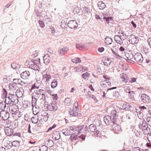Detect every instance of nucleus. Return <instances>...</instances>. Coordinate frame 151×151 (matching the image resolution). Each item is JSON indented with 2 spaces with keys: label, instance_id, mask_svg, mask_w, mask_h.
I'll return each instance as SVG.
<instances>
[{
  "label": "nucleus",
  "instance_id": "nucleus-51",
  "mask_svg": "<svg viewBox=\"0 0 151 151\" xmlns=\"http://www.w3.org/2000/svg\"><path fill=\"white\" fill-rule=\"evenodd\" d=\"M112 127L114 130L116 131V130H118L120 129V127L119 126L117 125L116 124H113Z\"/></svg>",
  "mask_w": 151,
  "mask_h": 151
},
{
  "label": "nucleus",
  "instance_id": "nucleus-5",
  "mask_svg": "<svg viewBox=\"0 0 151 151\" xmlns=\"http://www.w3.org/2000/svg\"><path fill=\"white\" fill-rule=\"evenodd\" d=\"M0 116L3 119L7 120L9 117V113L8 111H1L0 113Z\"/></svg>",
  "mask_w": 151,
  "mask_h": 151
},
{
  "label": "nucleus",
  "instance_id": "nucleus-9",
  "mask_svg": "<svg viewBox=\"0 0 151 151\" xmlns=\"http://www.w3.org/2000/svg\"><path fill=\"white\" fill-rule=\"evenodd\" d=\"M14 95L12 94H9L8 97L6 96L5 97V99L4 102L7 105L10 106L12 104V97H14Z\"/></svg>",
  "mask_w": 151,
  "mask_h": 151
},
{
  "label": "nucleus",
  "instance_id": "nucleus-16",
  "mask_svg": "<svg viewBox=\"0 0 151 151\" xmlns=\"http://www.w3.org/2000/svg\"><path fill=\"white\" fill-rule=\"evenodd\" d=\"M120 78L122 79V81L125 83H127L129 81V78L127 75L122 73L120 74Z\"/></svg>",
  "mask_w": 151,
  "mask_h": 151
},
{
  "label": "nucleus",
  "instance_id": "nucleus-62",
  "mask_svg": "<svg viewBox=\"0 0 151 151\" xmlns=\"http://www.w3.org/2000/svg\"><path fill=\"white\" fill-rule=\"evenodd\" d=\"M129 106V104L126 102H124L122 105V107L123 108V109H125L126 108H127Z\"/></svg>",
  "mask_w": 151,
  "mask_h": 151
},
{
  "label": "nucleus",
  "instance_id": "nucleus-27",
  "mask_svg": "<svg viewBox=\"0 0 151 151\" xmlns=\"http://www.w3.org/2000/svg\"><path fill=\"white\" fill-rule=\"evenodd\" d=\"M105 42L106 44L109 45L111 44L113 42L112 39L108 37H106L105 38Z\"/></svg>",
  "mask_w": 151,
  "mask_h": 151
},
{
  "label": "nucleus",
  "instance_id": "nucleus-17",
  "mask_svg": "<svg viewBox=\"0 0 151 151\" xmlns=\"http://www.w3.org/2000/svg\"><path fill=\"white\" fill-rule=\"evenodd\" d=\"M68 50V47H65L59 50L58 51V53L60 55H64Z\"/></svg>",
  "mask_w": 151,
  "mask_h": 151
},
{
  "label": "nucleus",
  "instance_id": "nucleus-36",
  "mask_svg": "<svg viewBox=\"0 0 151 151\" xmlns=\"http://www.w3.org/2000/svg\"><path fill=\"white\" fill-rule=\"evenodd\" d=\"M75 70L76 71L80 72L82 70L83 71V67L82 66L80 65L78 66L75 67L74 68Z\"/></svg>",
  "mask_w": 151,
  "mask_h": 151
},
{
  "label": "nucleus",
  "instance_id": "nucleus-50",
  "mask_svg": "<svg viewBox=\"0 0 151 151\" xmlns=\"http://www.w3.org/2000/svg\"><path fill=\"white\" fill-rule=\"evenodd\" d=\"M40 86H38L37 84L36 83H35L32 86L31 88L30 89V91L32 90L33 89L35 88L38 89L39 88Z\"/></svg>",
  "mask_w": 151,
  "mask_h": 151
},
{
  "label": "nucleus",
  "instance_id": "nucleus-2",
  "mask_svg": "<svg viewBox=\"0 0 151 151\" xmlns=\"http://www.w3.org/2000/svg\"><path fill=\"white\" fill-rule=\"evenodd\" d=\"M130 43L132 44H137L139 42L138 37L133 35H131L128 38Z\"/></svg>",
  "mask_w": 151,
  "mask_h": 151
},
{
  "label": "nucleus",
  "instance_id": "nucleus-43",
  "mask_svg": "<svg viewBox=\"0 0 151 151\" xmlns=\"http://www.w3.org/2000/svg\"><path fill=\"white\" fill-rule=\"evenodd\" d=\"M142 53L145 54L146 55L149 52V49L146 47H144L142 50Z\"/></svg>",
  "mask_w": 151,
  "mask_h": 151
},
{
  "label": "nucleus",
  "instance_id": "nucleus-45",
  "mask_svg": "<svg viewBox=\"0 0 151 151\" xmlns=\"http://www.w3.org/2000/svg\"><path fill=\"white\" fill-rule=\"evenodd\" d=\"M44 99V98L43 99H42L40 101V104H39V106H38V108H39V107L43 108V106H45V101H44V99Z\"/></svg>",
  "mask_w": 151,
  "mask_h": 151
},
{
  "label": "nucleus",
  "instance_id": "nucleus-58",
  "mask_svg": "<svg viewBox=\"0 0 151 151\" xmlns=\"http://www.w3.org/2000/svg\"><path fill=\"white\" fill-rule=\"evenodd\" d=\"M77 131H78V133L79 134L80 131H81L83 128V127L82 126H80L77 127Z\"/></svg>",
  "mask_w": 151,
  "mask_h": 151
},
{
  "label": "nucleus",
  "instance_id": "nucleus-60",
  "mask_svg": "<svg viewBox=\"0 0 151 151\" xmlns=\"http://www.w3.org/2000/svg\"><path fill=\"white\" fill-rule=\"evenodd\" d=\"M74 60V61L73 62L76 63H78L81 62V60L80 58H75Z\"/></svg>",
  "mask_w": 151,
  "mask_h": 151
},
{
  "label": "nucleus",
  "instance_id": "nucleus-29",
  "mask_svg": "<svg viewBox=\"0 0 151 151\" xmlns=\"http://www.w3.org/2000/svg\"><path fill=\"white\" fill-rule=\"evenodd\" d=\"M61 132L65 136H68L70 134L71 132L68 129H63Z\"/></svg>",
  "mask_w": 151,
  "mask_h": 151
},
{
  "label": "nucleus",
  "instance_id": "nucleus-26",
  "mask_svg": "<svg viewBox=\"0 0 151 151\" xmlns=\"http://www.w3.org/2000/svg\"><path fill=\"white\" fill-rule=\"evenodd\" d=\"M102 19L104 20L105 23L108 24H109L110 22H111L112 21V17H104Z\"/></svg>",
  "mask_w": 151,
  "mask_h": 151
},
{
  "label": "nucleus",
  "instance_id": "nucleus-3",
  "mask_svg": "<svg viewBox=\"0 0 151 151\" xmlns=\"http://www.w3.org/2000/svg\"><path fill=\"white\" fill-rule=\"evenodd\" d=\"M134 59L137 62L142 63L143 60L142 54L140 53H137L134 56Z\"/></svg>",
  "mask_w": 151,
  "mask_h": 151
},
{
  "label": "nucleus",
  "instance_id": "nucleus-28",
  "mask_svg": "<svg viewBox=\"0 0 151 151\" xmlns=\"http://www.w3.org/2000/svg\"><path fill=\"white\" fill-rule=\"evenodd\" d=\"M72 103V102L71 101V99L68 98H66L64 101V103L65 106H69Z\"/></svg>",
  "mask_w": 151,
  "mask_h": 151
},
{
  "label": "nucleus",
  "instance_id": "nucleus-24",
  "mask_svg": "<svg viewBox=\"0 0 151 151\" xmlns=\"http://www.w3.org/2000/svg\"><path fill=\"white\" fill-rule=\"evenodd\" d=\"M104 64L106 66H108L110 65L111 61L110 59L108 58H106L105 59L103 60Z\"/></svg>",
  "mask_w": 151,
  "mask_h": 151
},
{
  "label": "nucleus",
  "instance_id": "nucleus-49",
  "mask_svg": "<svg viewBox=\"0 0 151 151\" xmlns=\"http://www.w3.org/2000/svg\"><path fill=\"white\" fill-rule=\"evenodd\" d=\"M46 24L47 23L50 21V19L47 16H45L44 17L43 20Z\"/></svg>",
  "mask_w": 151,
  "mask_h": 151
},
{
  "label": "nucleus",
  "instance_id": "nucleus-11",
  "mask_svg": "<svg viewBox=\"0 0 151 151\" xmlns=\"http://www.w3.org/2000/svg\"><path fill=\"white\" fill-rule=\"evenodd\" d=\"M20 76L22 78L24 79H27L30 76V73L29 71L26 70L22 72Z\"/></svg>",
  "mask_w": 151,
  "mask_h": 151
},
{
  "label": "nucleus",
  "instance_id": "nucleus-1",
  "mask_svg": "<svg viewBox=\"0 0 151 151\" xmlns=\"http://www.w3.org/2000/svg\"><path fill=\"white\" fill-rule=\"evenodd\" d=\"M46 93V91L43 89H40L38 91L36 90L33 93L32 97L37 99H40V100H41L43 98L45 99Z\"/></svg>",
  "mask_w": 151,
  "mask_h": 151
},
{
  "label": "nucleus",
  "instance_id": "nucleus-7",
  "mask_svg": "<svg viewBox=\"0 0 151 151\" xmlns=\"http://www.w3.org/2000/svg\"><path fill=\"white\" fill-rule=\"evenodd\" d=\"M68 26L72 29H76L78 27V24L75 20L69 21L67 24Z\"/></svg>",
  "mask_w": 151,
  "mask_h": 151
},
{
  "label": "nucleus",
  "instance_id": "nucleus-38",
  "mask_svg": "<svg viewBox=\"0 0 151 151\" xmlns=\"http://www.w3.org/2000/svg\"><path fill=\"white\" fill-rule=\"evenodd\" d=\"M27 83L22 81L21 79H19V80L18 85L19 87H20V86H26L27 85Z\"/></svg>",
  "mask_w": 151,
  "mask_h": 151
},
{
  "label": "nucleus",
  "instance_id": "nucleus-57",
  "mask_svg": "<svg viewBox=\"0 0 151 151\" xmlns=\"http://www.w3.org/2000/svg\"><path fill=\"white\" fill-rule=\"evenodd\" d=\"M4 103L3 101L0 103V109L2 111H3L4 110L3 109Z\"/></svg>",
  "mask_w": 151,
  "mask_h": 151
},
{
  "label": "nucleus",
  "instance_id": "nucleus-10",
  "mask_svg": "<svg viewBox=\"0 0 151 151\" xmlns=\"http://www.w3.org/2000/svg\"><path fill=\"white\" fill-rule=\"evenodd\" d=\"M78 110L76 108L73 109L70 108L69 110L70 114L72 116L77 117L78 115Z\"/></svg>",
  "mask_w": 151,
  "mask_h": 151
},
{
  "label": "nucleus",
  "instance_id": "nucleus-8",
  "mask_svg": "<svg viewBox=\"0 0 151 151\" xmlns=\"http://www.w3.org/2000/svg\"><path fill=\"white\" fill-rule=\"evenodd\" d=\"M9 111L13 114H16L17 113L18 108L17 105H12L10 107L9 106Z\"/></svg>",
  "mask_w": 151,
  "mask_h": 151
},
{
  "label": "nucleus",
  "instance_id": "nucleus-44",
  "mask_svg": "<svg viewBox=\"0 0 151 151\" xmlns=\"http://www.w3.org/2000/svg\"><path fill=\"white\" fill-rule=\"evenodd\" d=\"M39 24L40 25V26L42 28H43L45 27V22L42 20H39L38 21Z\"/></svg>",
  "mask_w": 151,
  "mask_h": 151
},
{
  "label": "nucleus",
  "instance_id": "nucleus-21",
  "mask_svg": "<svg viewBox=\"0 0 151 151\" xmlns=\"http://www.w3.org/2000/svg\"><path fill=\"white\" fill-rule=\"evenodd\" d=\"M43 59L44 63L47 64L50 62V58L48 54H46L43 57Z\"/></svg>",
  "mask_w": 151,
  "mask_h": 151
},
{
  "label": "nucleus",
  "instance_id": "nucleus-40",
  "mask_svg": "<svg viewBox=\"0 0 151 151\" xmlns=\"http://www.w3.org/2000/svg\"><path fill=\"white\" fill-rule=\"evenodd\" d=\"M47 147L45 145H43L39 147L40 151H47Z\"/></svg>",
  "mask_w": 151,
  "mask_h": 151
},
{
  "label": "nucleus",
  "instance_id": "nucleus-6",
  "mask_svg": "<svg viewBox=\"0 0 151 151\" xmlns=\"http://www.w3.org/2000/svg\"><path fill=\"white\" fill-rule=\"evenodd\" d=\"M141 101L144 103H149L150 102L151 99L150 97L145 94H142L141 96Z\"/></svg>",
  "mask_w": 151,
  "mask_h": 151
},
{
  "label": "nucleus",
  "instance_id": "nucleus-25",
  "mask_svg": "<svg viewBox=\"0 0 151 151\" xmlns=\"http://www.w3.org/2000/svg\"><path fill=\"white\" fill-rule=\"evenodd\" d=\"M98 6L100 9H104L106 7V4L103 2L99 1L98 3Z\"/></svg>",
  "mask_w": 151,
  "mask_h": 151
},
{
  "label": "nucleus",
  "instance_id": "nucleus-37",
  "mask_svg": "<svg viewBox=\"0 0 151 151\" xmlns=\"http://www.w3.org/2000/svg\"><path fill=\"white\" fill-rule=\"evenodd\" d=\"M11 65L12 68L14 69H19L20 68L19 65L16 63H13L11 64Z\"/></svg>",
  "mask_w": 151,
  "mask_h": 151
},
{
  "label": "nucleus",
  "instance_id": "nucleus-46",
  "mask_svg": "<svg viewBox=\"0 0 151 151\" xmlns=\"http://www.w3.org/2000/svg\"><path fill=\"white\" fill-rule=\"evenodd\" d=\"M12 105H16V104H18L19 102V100L17 99H15L14 97L13 96L12 97Z\"/></svg>",
  "mask_w": 151,
  "mask_h": 151
},
{
  "label": "nucleus",
  "instance_id": "nucleus-54",
  "mask_svg": "<svg viewBox=\"0 0 151 151\" xmlns=\"http://www.w3.org/2000/svg\"><path fill=\"white\" fill-rule=\"evenodd\" d=\"M86 97L87 98H91L95 101L96 100V98L94 96L89 94L86 95Z\"/></svg>",
  "mask_w": 151,
  "mask_h": 151
},
{
  "label": "nucleus",
  "instance_id": "nucleus-64",
  "mask_svg": "<svg viewBox=\"0 0 151 151\" xmlns=\"http://www.w3.org/2000/svg\"><path fill=\"white\" fill-rule=\"evenodd\" d=\"M56 126L55 125V124H53V125L52 126L49 127L48 129V130H47V131L46 132H49V131H50L51 130L53 129L54 128H55L56 127Z\"/></svg>",
  "mask_w": 151,
  "mask_h": 151
},
{
  "label": "nucleus",
  "instance_id": "nucleus-23",
  "mask_svg": "<svg viewBox=\"0 0 151 151\" xmlns=\"http://www.w3.org/2000/svg\"><path fill=\"white\" fill-rule=\"evenodd\" d=\"M116 110H113L112 111V116H113V118L111 119V123L114 124H115L116 122V119L115 117H116Z\"/></svg>",
  "mask_w": 151,
  "mask_h": 151
},
{
  "label": "nucleus",
  "instance_id": "nucleus-34",
  "mask_svg": "<svg viewBox=\"0 0 151 151\" xmlns=\"http://www.w3.org/2000/svg\"><path fill=\"white\" fill-rule=\"evenodd\" d=\"M125 56L127 58V59H126L127 60H130L131 59H132L133 56V55L132 53H130V54L126 53L125 54Z\"/></svg>",
  "mask_w": 151,
  "mask_h": 151
},
{
  "label": "nucleus",
  "instance_id": "nucleus-53",
  "mask_svg": "<svg viewBox=\"0 0 151 151\" xmlns=\"http://www.w3.org/2000/svg\"><path fill=\"white\" fill-rule=\"evenodd\" d=\"M32 122L34 124H36L38 122V119L36 117H33L31 119Z\"/></svg>",
  "mask_w": 151,
  "mask_h": 151
},
{
  "label": "nucleus",
  "instance_id": "nucleus-14",
  "mask_svg": "<svg viewBox=\"0 0 151 151\" xmlns=\"http://www.w3.org/2000/svg\"><path fill=\"white\" fill-rule=\"evenodd\" d=\"M24 90L21 87L19 88L17 91L16 93V95L18 98H21L23 95Z\"/></svg>",
  "mask_w": 151,
  "mask_h": 151
},
{
  "label": "nucleus",
  "instance_id": "nucleus-4",
  "mask_svg": "<svg viewBox=\"0 0 151 151\" xmlns=\"http://www.w3.org/2000/svg\"><path fill=\"white\" fill-rule=\"evenodd\" d=\"M141 127L144 134H147L148 133V130L150 129L148 128V124H147L145 121H143L141 125Z\"/></svg>",
  "mask_w": 151,
  "mask_h": 151
},
{
  "label": "nucleus",
  "instance_id": "nucleus-20",
  "mask_svg": "<svg viewBox=\"0 0 151 151\" xmlns=\"http://www.w3.org/2000/svg\"><path fill=\"white\" fill-rule=\"evenodd\" d=\"M29 68L33 69L34 70H38L39 68L38 65L32 63V62L29 63Z\"/></svg>",
  "mask_w": 151,
  "mask_h": 151
},
{
  "label": "nucleus",
  "instance_id": "nucleus-19",
  "mask_svg": "<svg viewBox=\"0 0 151 151\" xmlns=\"http://www.w3.org/2000/svg\"><path fill=\"white\" fill-rule=\"evenodd\" d=\"M122 37V36L121 35H120V36L116 35L114 36L115 40L117 43L120 45L122 43V39L121 38Z\"/></svg>",
  "mask_w": 151,
  "mask_h": 151
},
{
  "label": "nucleus",
  "instance_id": "nucleus-33",
  "mask_svg": "<svg viewBox=\"0 0 151 151\" xmlns=\"http://www.w3.org/2000/svg\"><path fill=\"white\" fill-rule=\"evenodd\" d=\"M58 85V82L56 79H54L51 82V87L52 88H55Z\"/></svg>",
  "mask_w": 151,
  "mask_h": 151
},
{
  "label": "nucleus",
  "instance_id": "nucleus-30",
  "mask_svg": "<svg viewBox=\"0 0 151 151\" xmlns=\"http://www.w3.org/2000/svg\"><path fill=\"white\" fill-rule=\"evenodd\" d=\"M96 129V126L94 124H91L89 126V129L91 132H95Z\"/></svg>",
  "mask_w": 151,
  "mask_h": 151
},
{
  "label": "nucleus",
  "instance_id": "nucleus-56",
  "mask_svg": "<svg viewBox=\"0 0 151 151\" xmlns=\"http://www.w3.org/2000/svg\"><path fill=\"white\" fill-rule=\"evenodd\" d=\"M4 107L3 109V111H8V108H9H9L10 106L8 105H7L6 104L4 103Z\"/></svg>",
  "mask_w": 151,
  "mask_h": 151
},
{
  "label": "nucleus",
  "instance_id": "nucleus-13",
  "mask_svg": "<svg viewBox=\"0 0 151 151\" xmlns=\"http://www.w3.org/2000/svg\"><path fill=\"white\" fill-rule=\"evenodd\" d=\"M104 120L106 124H110L111 125V117L109 115H106L104 118Z\"/></svg>",
  "mask_w": 151,
  "mask_h": 151
},
{
  "label": "nucleus",
  "instance_id": "nucleus-52",
  "mask_svg": "<svg viewBox=\"0 0 151 151\" xmlns=\"http://www.w3.org/2000/svg\"><path fill=\"white\" fill-rule=\"evenodd\" d=\"M32 62V63L37 64V65H38L40 64V60L38 59V60H32V62Z\"/></svg>",
  "mask_w": 151,
  "mask_h": 151
},
{
  "label": "nucleus",
  "instance_id": "nucleus-12",
  "mask_svg": "<svg viewBox=\"0 0 151 151\" xmlns=\"http://www.w3.org/2000/svg\"><path fill=\"white\" fill-rule=\"evenodd\" d=\"M139 113L140 114H142V115H145L146 112L148 111L147 109L144 106H139Z\"/></svg>",
  "mask_w": 151,
  "mask_h": 151
},
{
  "label": "nucleus",
  "instance_id": "nucleus-47",
  "mask_svg": "<svg viewBox=\"0 0 151 151\" xmlns=\"http://www.w3.org/2000/svg\"><path fill=\"white\" fill-rule=\"evenodd\" d=\"M32 107L36 106V102L37 100V99H35L34 98L32 97Z\"/></svg>",
  "mask_w": 151,
  "mask_h": 151
},
{
  "label": "nucleus",
  "instance_id": "nucleus-22",
  "mask_svg": "<svg viewBox=\"0 0 151 151\" xmlns=\"http://www.w3.org/2000/svg\"><path fill=\"white\" fill-rule=\"evenodd\" d=\"M6 134L8 136H11L13 134L14 131L13 129L9 128H6L5 129Z\"/></svg>",
  "mask_w": 151,
  "mask_h": 151
},
{
  "label": "nucleus",
  "instance_id": "nucleus-18",
  "mask_svg": "<svg viewBox=\"0 0 151 151\" xmlns=\"http://www.w3.org/2000/svg\"><path fill=\"white\" fill-rule=\"evenodd\" d=\"M58 107V105L57 102L54 101L51 104V106L50 107V110L51 111H56Z\"/></svg>",
  "mask_w": 151,
  "mask_h": 151
},
{
  "label": "nucleus",
  "instance_id": "nucleus-48",
  "mask_svg": "<svg viewBox=\"0 0 151 151\" xmlns=\"http://www.w3.org/2000/svg\"><path fill=\"white\" fill-rule=\"evenodd\" d=\"M89 74L87 72H86L82 75V77L84 79H86L89 77Z\"/></svg>",
  "mask_w": 151,
  "mask_h": 151
},
{
  "label": "nucleus",
  "instance_id": "nucleus-42",
  "mask_svg": "<svg viewBox=\"0 0 151 151\" xmlns=\"http://www.w3.org/2000/svg\"><path fill=\"white\" fill-rule=\"evenodd\" d=\"M77 137V135L74 133L71 135L70 139L72 141H74L78 139Z\"/></svg>",
  "mask_w": 151,
  "mask_h": 151
},
{
  "label": "nucleus",
  "instance_id": "nucleus-63",
  "mask_svg": "<svg viewBox=\"0 0 151 151\" xmlns=\"http://www.w3.org/2000/svg\"><path fill=\"white\" fill-rule=\"evenodd\" d=\"M121 35H122L121 38L122 39L123 41L126 38H127L128 36L127 37L126 34L124 33V32Z\"/></svg>",
  "mask_w": 151,
  "mask_h": 151
},
{
  "label": "nucleus",
  "instance_id": "nucleus-59",
  "mask_svg": "<svg viewBox=\"0 0 151 151\" xmlns=\"http://www.w3.org/2000/svg\"><path fill=\"white\" fill-rule=\"evenodd\" d=\"M9 86H11V85H10ZM11 86L13 87L14 89H16V88H17L19 87L18 85L17 84L13 83L11 85Z\"/></svg>",
  "mask_w": 151,
  "mask_h": 151
},
{
  "label": "nucleus",
  "instance_id": "nucleus-39",
  "mask_svg": "<svg viewBox=\"0 0 151 151\" xmlns=\"http://www.w3.org/2000/svg\"><path fill=\"white\" fill-rule=\"evenodd\" d=\"M67 22H66L65 20L63 19L61 22V27L63 28H65L66 27Z\"/></svg>",
  "mask_w": 151,
  "mask_h": 151
},
{
  "label": "nucleus",
  "instance_id": "nucleus-31",
  "mask_svg": "<svg viewBox=\"0 0 151 151\" xmlns=\"http://www.w3.org/2000/svg\"><path fill=\"white\" fill-rule=\"evenodd\" d=\"M111 51L113 55V56L115 58L118 59H120V58H122V57L118 54V52H115L112 49L111 50Z\"/></svg>",
  "mask_w": 151,
  "mask_h": 151
},
{
  "label": "nucleus",
  "instance_id": "nucleus-41",
  "mask_svg": "<svg viewBox=\"0 0 151 151\" xmlns=\"http://www.w3.org/2000/svg\"><path fill=\"white\" fill-rule=\"evenodd\" d=\"M32 111L34 114L36 115L39 112V109L37 108V106L32 107Z\"/></svg>",
  "mask_w": 151,
  "mask_h": 151
},
{
  "label": "nucleus",
  "instance_id": "nucleus-35",
  "mask_svg": "<svg viewBox=\"0 0 151 151\" xmlns=\"http://www.w3.org/2000/svg\"><path fill=\"white\" fill-rule=\"evenodd\" d=\"M45 144L47 145V147H51L53 146L54 143L52 140H49L46 141L45 142Z\"/></svg>",
  "mask_w": 151,
  "mask_h": 151
},
{
  "label": "nucleus",
  "instance_id": "nucleus-55",
  "mask_svg": "<svg viewBox=\"0 0 151 151\" xmlns=\"http://www.w3.org/2000/svg\"><path fill=\"white\" fill-rule=\"evenodd\" d=\"M69 129L74 132L77 131V127L76 126H73L69 127Z\"/></svg>",
  "mask_w": 151,
  "mask_h": 151
},
{
  "label": "nucleus",
  "instance_id": "nucleus-32",
  "mask_svg": "<svg viewBox=\"0 0 151 151\" xmlns=\"http://www.w3.org/2000/svg\"><path fill=\"white\" fill-rule=\"evenodd\" d=\"M11 144L13 146L15 147H18L20 146V142L17 141V140L14 141L12 142Z\"/></svg>",
  "mask_w": 151,
  "mask_h": 151
},
{
  "label": "nucleus",
  "instance_id": "nucleus-61",
  "mask_svg": "<svg viewBox=\"0 0 151 151\" xmlns=\"http://www.w3.org/2000/svg\"><path fill=\"white\" fill-rule=\"evenodd\" d=\"M125 91L127 93H130L131 92V89L125 86L124 87Z\"/></svg>",
  "mask_w": 151,
  "mask_h": 151
},
{
  "label": "nucleus",
  "instance_id": "nucleus-15",
  "mask_svg": "<svg viewBox=\"0 0 151 151\" xmlns=\"http://www.w3.org/2000/svg\"><path fill=\"white\" fill-rule=\"evenodd\" d=\"M42 75L43 78L46 79V82H48L52 78L51 76L45 71L43 72Z\"/></svg>",
  "mask_w": 151,
  "mask_h": 151
}]
</instances>
